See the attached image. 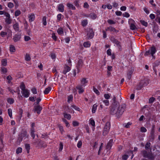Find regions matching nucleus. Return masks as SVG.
<instances>
[{"label":"nucleus","instance_id":"nucleus-22","mask_svg":"<svg viewBox=\"0 0 160 160\" xmlns=\"http://www.w3.org/2000/svg\"><path fill=\"white\" fill-rule=\"evenodd\" d=\"M58 9L61 12H63L64 11V6L62 4H60L58 7Z\"/></svg>","mask_w":160,"mask_h":160},{"label":"nucleus","instance_id":"nucleus-11","mask_svg":"<svg viewBox=\"0 0 160 160\" xmlns=\"http://www.w3.org/2000/svg\"><path fill=\"white\" fill-rule=\"evenodd\" d=\"M42 108L40 105H37L34 107V112H36L38 114H39L40 113L41 111L42 110Z\"/></svg>","mask_w":160,"mask_h":160},{"label":"nucleus","instance_id":"nucleus-15","mask_svg":"<svg viewBox=\"0 0 160 160\" xmlns=\"http://www.w3.org/2000/svg\"><path fill=\"white\" fill-rule=\"evenodd\" d=\"M22 95L25 97L27 98L29 96V92L28 90L26 89L22 91Z\"/></svg>","mask_w":160,"mask_h":160},{"label":"nucleus","instance_id":"nucleus-27","mask_svg":"<svg viewBox=\"0 0 160 160\" xmlns=\"http://www.w3.org/2000/svg\"><path fill=\"white\" fill-rule=\"evenodd\" d=\"M106 31H110L111 32H116V30L115 28L112 27H109L106 29Z\"/></svg>","mask_w":160,"mask_h":160},{"label":"nucleus","instance_id":"nucleus-36","mask_svg":"<svg viewBox=\"0 0 160 160\" xmlns=\"http://www.w3.org/2000/svg\"><path fill=\"white\" fill-rule=\"evenodd\" d=\"M57 32L59 34H61L63 33V30L62 28H60L57 30Z\"/></svg>","mask_w":160,"mask_h":160},{"label":"nucleus","instance_id":"nucleus-58","mask_svg":"<svg viewBox=\"0 0 160 160\" xmlns=\"http://www.w3.org/2000/svg\"><path fill=\"white\" fill-rule=\"evenodd\" d=\"M93 90L94 92L97 94L99 95V92L98 90L94 87H93Z\"/></svg>","mask_w":160,"mask_h":160},{"label":"nucleus","instance_id":"nucleus-5","mask_svg":"<svg viewBox=\"0 0 160 160\" xmlns=\"http://www.w3.org/2000/svg\"><path fill=\"white\" fill-rule=\"evenodd\" d=\"M141 153L143 157L149 159H152L153 158V155L150 152H148L145 150L141 151Z\"/></svg>","mask_w":160,"mask_h":160},{"label":"nucleus","instance_id":"nucleus-25","mask_svg":"<svg viewBox=\"0 0 160 160\" xmlns=\"http://www.w3.org/2000/svg\"><path fill=\"white\" fill-rule=\"evenodd\" d=\"M35 130L34 128H31L30 131V134L31 136L32 137L33 139L35 138V135L34 134Z\"/></svg>","mask_w":160,"mask_h":160},{"label":"nucleus","instance_id":"nucleus-31","mask_svg":"<svg viewBox=\"0 0 160 160\" xmlns=\"http://www.w3.org/2000/svg\"><path fill=\"white\" fill-rule=\"evenodd\" d=\"M64 117L68 119H70L71 118V116L70 114L66 113H64Z\"/></svg>","mask_w":160,"mask_h":160},{"label":"nucleus","instance_id":"nucleus-26","mask_svg":"<svg viewBox=\"0 0 160 160\" xmlns=\"http://www.w3.org/2000/svg\"><path fill=\"white\" fill-rule=\"evenodd\" d=\"M28 17L29 18V21L30 22L33 21L35 19V16L33 14L29 15Z\"/></svg>","mask_w":160,"mask_h":160},{"label":"nucleus","instance_id":"nucleus-42","mask_svg":"<svg viewBox=\"0 0 160 160\" xmlns=\"http://www.w3.org/2000/svg\"><path fill=\"white\" fill-rule=\"evenodd\" d=\"M20 88L22 91L26 89L25 85L23 82H22L20 86Z\"/></svg>","mask_w":160,"mask_h":160},{"label":"nucleus","instance_id":"nucleus-17","mask_svg":"<svg viewBox=\"0 0 160 160\" xmlns=\"http://www.w3.org/2000/svg\"><path fill=\"white\" fill-rule=\"evenodd\" d=\"M70 70V68L67 65H66L64 67V69L62 72V73L65 74L67 72L69 71Z\"/></svg>","mask_w":160,"mask_h":160},{"label":"nucleus","instance_id":"nucleus-10","mask_svg":"<svg viewBox=\"0 0 160 160\" xmlns=\"http://www.w3.org/2000/svg\"><path fill=\"white\" fill-rule=\"evenodd\" d=\"M134 22V21L132 19H129V23L130 24V28L132 30H134L137 29L136 26L133 23Z\"/></svg>","mask_w":160,"mask_h":160},{"label":"nucleus","instance_id":"nucleus-21","mask_svg":"<svg viewBox=\"0 0 160 160\" xmlns=\"http://www.w3.org/2000/svg\"><path fill=\"white\" fill-rule=\"evenodd\" d=\"M83 64L82 60V59L79 60L77 67L78 69L80 68L82 66Z\"/></svg>","mask_w":160,"mask_h":160},{"label":"nucleus","instance_id":"nucleus-62","mask_svg":"<svg viewBox=\"0 0 160 160\" xmlns=\"http://www.w3.org/2000/svg\"><path fill=\"white\" fill-rule=\"evenodd\" d=\"M122 15L125 17L128 18L130 16L129 13L127 12H125L124 13L122 14Z\"/></svg>","mask_w":160,"mask_h":160},{"label":"nucleus","instance_id":"nucleus-53","mask_svg":"<svg viewBox=\"0 0 160 160\" xmlns=\"http://www.w3.org/2000/svg\"><path fill=\"white\" fill-rule=\"evenodd\" d=\"M21 13V12L19 10H17L15 11V16L17 17L19 16Z\"/></svg>","mask_w":160,"mask_h":160},{"label":"nucleus","instance_id":"nucleus-30","mask_svg":"<svg viewBox=\"0 0 160 160\" xmlns=\"http://www.w3.org/2000/svg\"><path fill=\"white\" fill-rule=\"evenodd\" d=\"M25 148L27 150V152L28 153L29 152L30 146L29 144H26L25 145Z\"/></svg>","mask_w":160,"mask_h":160},{"label":"nucleus","instance_id":"nucleus-50","mask_svg":"<svg viewBox=\"0 0 160 160\" xmlns=\"http://www.w3.org/2000/svg\"><path fill=\"white\" fill-rule=\"evenodd\" d=\"M58 127L59 128V130H60L61 133H62L63 131V127H62V126H61L59 124L58 125Z\"/></svg>","mask_w":160,"mask_h":160},{"label":"nucleus","instance_id":"nucleus-29","mask_svg":"<svg viewBox=\"0 0 160 160\" xmlns=\"http://www.w3.org/2000/svg\"><path fill=\"white\" fill-rule=\"evenodd\" d=\"M10 51L11 52H14L16 49L15 47L13 45H10Z\"/></svg>","mask_w":160,"mask_h":160},{"label":"nucleus","instance_id":"nucleus-6","mask_svg":"<svg viewBox=\"0 0 160 160\" xmlns=\"http://www.w3.org/2000/svg\"><path fill=\"white\" fill-rule=\"evenodd\" d=\"M110 128V123L109 122L106 123L104 126V129L102 132V134L103 136H106L108 133Z\"/></svg>","mask_w":160,"mask_h":160},{"label":"nucleus","instance_id":"nucleus-45","mask_svg":"<svg viewBox=\"0 0 160 160\" xmlns=\"http://www.w3.org/2000/svg\"><path fill=\"white\" fill-rule=\"evenodd\" d=\"M59 151L61 152L63 148V143L62 142H60L59 145Z\"/></svg>","mask_w":160,"mask_h":160},{"label":"nucleus","instance_id":"nucleus-37","mask_svg":"<svg viewBox=\"0 0 160 160\" xmlns=\"http://www.w3.org/2000/svg\"><path fill=\"white\" fill-rule=\"evenodd\" d=\"M2 65L5 66L7 65V60L6 59H3L2 60Z\"/></svg>","mask_w":160,"mask_h":160},{"label":"nucleus","instance_id":"nucleus-7","mask_svg":"<svg viewBox=\"0 0 160 160\" xmlns=\"http://www.w3.org/2000/svg\"><path fill=\"white\" fill-rule=\"evenodd\" d=\"M146 85V83L144 80H141L139 84L136 87V89L138 90H140L141 88Z\"/></svg>","mask_w":160,"mask_h":160},{"label":"nucleus","instance_id":"nucleus-46","mask_svg":"<svg viewBox=\"0 0 160 160\" xmlns=\"http://www.w3.org/2000/svg\"><path fill=\"white\" fill-rule=\"evenodd\" d=\"M140 22L142 24L143 26H144L145 27H147L148 25V23L147 22H145L144 20H141L140 21Z\"/></svg>","mask_w":160,"mask_h":160},{"label":"nucleus","instance_id":"nucleus-23","mask_svg":"<svg viewBox=\"0 0 160 160\" xmlns=\"http://www.w3.org/2000/svg\"><path fill=\"white\" fill-rule=\"evenodd\" d=\"M67 6L69 8V9H71L72 10H74L76 9V8L74 5L69 3H68L67 4Z\"/></svg>","mask_w":160,"mask_h":160},{"label":"nucleus","instance_id":"nucleus-41","mask_svg":"<svg viewBox=\"0 0 160 160\" xmlns=\"http://www.w3.org/2000/svg\"><path fill=\"white\" fill-rule=\"evenodd\" d=\"M7 101L10 104H12L14 102V100L12 98H9L7 100Z\"/></svg>","mask_w":160,"mask_h":160},{"label":"nucleus","instance_id":"nucleus-61","mask_svg":"<svg viewBox=\"0 0 160 160\" xmlns=\"http://www.w3.org/2000/svg\"><path fill=\"white\" fill-rule=\"evenodd\" d=\"M72 124L73 126L75 127L78 126L79 123L77 122L74 121L73 122Z\"/></svg>","mask_w":160,"mask_h":160},{"label":"nucleus","instance_id":"nucleus-59","mask_svg":"<svg viewBox=\"0 0 160 160\" xmlns=\"http://www.w3.org/2000/svg\"><path fill=\"white\" fill-rule=\"evenodd\" d=\"M31 39L28 36H25L24 37V40L26 41H28Z\"/></svg>","mask_w":160,"mask_h":160},{"label":"nucleus","instance_id":"nucleus-47","mask_svg":"<svg viewBox=\"0 0 160 160\" xmlns=\"http://www.w3.org/2000/svg\"><path fill=\"white\" fill-rule=\"evenodd\" d=\"M79 1L76 0L74 2V4L78 8L80 7L79 5Z\"/></svg>","mask_w":160,"mask_h":160},{"label":"nucleus","instance_id":"nucleus-20","mask_svg":"<svg viewBox=\"0 0 160 160\" xmlns=\"http://www.w3.org/2000/svg\"><path fill=\"white\" fill-rule=\"evenodd\" d=\"M113 142V140L111 139H110L108 142V143L107 145L106 146V148L107 149H110L112 145V143Z\"/></svg>","mask_w":160,"mask_h":160},{"label":"nucleus","instance_id":"nucleus-48","mask_svg":"<svg viewBox=\"0 0 160 160\" xmlns=\"http://www.w3.org/2000/svg\"><path fill=\"white\" fill-rule=\"evenodd\" d=\"M90 17L92 19H95L96 18V15L95 13H91L90 15Z\"/></svg>","mask_w":160,"mask_h":160},{"label":"nucleus","instance_id":"nucleus-54","mask_svg":"<svg viewBox=\"0 0 160 160\" xmlns=\"http://www.w3.org/2000/svg\"><path fill=\"white\" fill-rule=\"evenodd\" d=\"M102 102L106 106H108L109 104V101L107 100H103Z\"/></svg>","mask_w":160,"mask_h":160},{"label":"nucleus","instance_id":"nucleus-55","mask_svg":"<svg viewBox=\"0 0 160 160\" xmlns=\"http://www.w3.org/2000/svg\"><path fill=\"white\" fill-rule=\"evenodd\" d=\"M155 100V98L154 97H151L149 99V103H152L154 102V101Z\"/></svg>","mask_w":160,"mask_h":160},{"label":"nucleus","instance_id":"nucleus-14","mask_svg":"<svg viewBox=\"0 0 160 160\" xmlns=\"http://www.w3.org/2000/svg\"><path fill=\"white\" fill-rule=\"evenodd\" d=\"M133 70V68H132L128 70V72H127V78L129 79H131Z\"/></svg>","mask_w":160,"mask_h":160},{"label":"nucleus","instance_id":"nucleus-13","mask_svg":"<svg viewBox=\"0 0 160 160\" xmlns=\"http://www.w3.org/2000/svg\"><path fill=\"white\" fill-rule=\"evenodd\" d=\"M21 38V34H15L14 36L12 38L14 41L15 42H16L20 40Z\"/></svg>","mask_w":160,"mask_h":160},{"label":"nucleus","instance_id":"nucleus-52","mask_svg":"<svg viewBox=\"0 0 160 160\" xmlns=\"http://www.w3.org/2000/svg\"><path fill=\"white\" fill-rule=\"evenodd\" d=\"M140 131L142 132H147V130L145 128L142 127L141 128Z\"/></svg>","mask_w":160,"mask_h":160},{"label":"nucleus","instance_id":"nucleus-51","mask_svg":"<svg viewBox=\"0 0 160 160\" xmlns=\"http://www.w3.org/2000/svg\"><path fill=\"white\" fill-rule=\"evenodd\" d=\"M73 98V97L72 95L69 96L68 97V102H69L70 101H72Z\"/></svg>","mask_w":160,"mask_h":160},{"label":"nucleus","instance_id":"nucleus-33","mask_svg":"<svg viewBox=\"0 0 160 160\" xmlns=\"http://www.w3.org/2000/svg\"><path fill=\"white\" fill-rule=\"evenodd\" d=\"M6 78L8 80V83H10L11 82V80L12 79V77L11 76L9 75Z\"/></svg>","mask_w":160,"mask_h":160},{"label":"nucleus","instance_id":"nucleus-18","mask_svg":"<svg viewBox=\"0 0 160 160\" xmlns=\"http://www.w3.org/2000/svg\"><path fill=\"white\" fill-rule=\"evenodd\" d=\"M76 88L79 90L78 92L79 93H82L84 92V90L82 86L78 85L76 87Z\"/></svg>","mask_w":160,"mask_h":160},{"label":"nucleus","instance_id":"nucleus-43","mask_svg":"<svg viewBox=\"0 0 160 160\" xmlns=\"http://www.w3.org/2000/svg\"><path fill=\"white\" fill-rule=\"evenodd\" d=\"M42 22L43 24L45 26L47 24L46 18L45 16L44 17L42 18Z\"/></svg>","mask_w":160,"mask_h":160},{"label":"nucleus","instance_id":"nucleus-40","mask_svg":"<svg viewBox=\"0 0 160 160\" xmlns=\"http://www.w3.org/2000/svg\"><path fill=\"white\" fill-rule=\"evenodd\" d=\"M22 148L20 147H19L17 148L16 150V153L18 154L20 153H21L22 152Z\"/></svg>","mask_w":160,"mask_h":160},{"label":"nucleus","instance_id":"nucleus-60","mask_svg":"<svg viewBox=\"0 0 160 160\" xmlns=\"http://www.w3.org/2000/svg\"><path fill=\"white\" fill-rule=\"evenodd\" d=\"M8 6L9 8H12L13 7L14 5L12 3L10 2L8 3Z\"/></svg>","mask_w":160,"mask_h":160},{"label":"nucleus","instance_id":"nucleus-57","mask_svg":"<svg viewBox=\"0 0 160 160\" xmlns=\"http://www.w3.org/2000/svg\"><path fill=\"white\" fill-rule=\"evenodd\" d=\"M82 142L81 141H79L78 144H77V147L78 148H80L81 147L82 145Z\"/></svg>","mask_w":160,"mask_h":160},{"label":"nucleus","instance_id":"nucleus-64","mask_svg":"<svg viewBox=\"0 0 160 160\" xmlns=\"http://www.w3.org/2000/svg\"><path fill=\"white\" fill-rule=\"evenodd\" d=\"M89 6L88 3L87 2H85L84 4L83 7L85 8H89Z\"/></svg>","mask_w":160,"mask_h":160},{"label":"nucleus","instance_id":"nucleus-3","mask_svg":"<svg viewBox=\"0 0 160 160\" xmlns=\"http://www.w3.org/2000/svg\"><path fill=\"white\" fill-rule=\"evenodd\" d=\"M29 135L27 134V132L26 130H22L21 133L19 135L18 141L19 142L22 141L23 139H25L26 138H28Z\"/></svg>","mask_w":160,"mask_h":160},{"label":"nucleus","instance_id":"nucleus-35","mask_svg":"<svg viewBox=\"0 0 160 160\" xmlns=\"http://www.w3.org/2000/svg\"><path fill=\"white\" fill-rule=\"evenodd\" d=\"M12 20L10 18H7L5 19V21L8 24H10L11 23Z\"/></svg>","mask_w":160,"mask_h":160},{"label":"nucleus","instance_id":"nucleus-2","mask_svg":"<svg viewBox=\"0 0 160 160\" xmlns=\"http://www.w3.org/2000/svg\"><path fill=\"white\" fill-rule=\"evenodd\" d=\"M32 143L33 145L38 148H44L47 146V144L44 142L39 139L34 140H33Z\"/></svg>","mask_w":160,"mask_h":160},{"label":"nucleus","instance_id":"nucleus-9","mask_svg":"<svg viewBox=\"0 0 160 160\" xmlns=\"http://www.w3.org/2000/svg\"><path fill=\"white\" fill-rule=\"evenodd\" d=\"M155 128V125H153L150 132V135L149 136V138L151 140H153L154 139Z\"/></svg>","mask_w":160,"mask_h":160},{"label":"nucleus","instance_id":"nucleus-28","mask_svg":"<svg viewBox=\"0 0 160 160\" xmlns=\"http://www.w3.org/2000/svg\"><path fill=\"white\" fill-rule=\"evenodd\" d=\"M51 90V88L50 87H48V88H46L44 91V94H48Z\"/></svg>","mask_w":160,"mask_h":160},{"label":"nucleus","instance_id":"nucleus-1","mask_svg":"<svg viewBox=\"0 0 160 160\" xmlns=\"http://www.w3.org/2000/svg\"><path fill=\"white\" fill-rule=\"evenodd\" d=\"M116 97L113 96L110 112L112 115H116V117L119 118L125 110L126 105L125 104H122L119 105L118 102L116 101Z\"/></svg>","mask_w":160,"mask_h":160},{"label":"nucleus","instance_id":"nucleus-8","mask_svg":"<svg viewBox=\"0 0 160 160\" xmlns=\"http://www.w3.org/2000/svg\"><path fill=\"white\" fill-rule=\"evenodd\" d=\"M87 30L88 32L87 36L88 38H92L94 35V32L92 29L91 28H89L87 29Z\"/></svg>","mask_w":160,"mask_h":160},{"label":"nucleus","instance_id":"nucleus-39","mask_svg":"<svg viewBox=\"0 0 160 160\" xmlns=\"http://www.w3.org/2000/svg\"><path fill=\"white\" fill-rule=\"evenodd\" d=\"M25 59L27 61H30L31 60V58L29 54H26L25 56Z\"/></svg>","mask_w":160,"mask_h":160},{"label":"nucleus","instance_id":"nucleus-34","mask_svg":"<svg viewBox=\"0 0 160 160\" xmlns=\"http://www.w3.org/2000/svg\"><path fill=\"white\" fill-rule=\"evenodd\" d=\"M1 71L3 74H5L7 72V69L4 67L1 68Z\"/></svg>","mask_w":160,"mask_h":160},{"label":"nucleus","instance_id":"nucleus-12","mask_svg":"<svg viewBox=\"0 0 160 160\" xmlns=\"http://www.w3.org/2000/svg\"><path fill=\"white\" fill-rule=\"evenodd\" d=\"M111 41L113 43H115L119 48H121V46L120 44V42L118 41L117 40L113 37H111Z\"/></svg>","mask_w":160,"mask_h":160},{"label":"nucleus","instance_id":"nucleus-49","mask_svg":"<svg viewBox=\"0 0 160 160\" xmlns=\"http://www.w3.org/2000/svg\"><path fill=\"white\" fill-rule=\"evenodd\" d=\"M87 23L88 22L87 20H84L82 22V25L84 27L86 26L87 25Z\"/></svg>","mask_w":160,"mask_h":160},{"label":"nucleus","instance_id":"nucleus-44","mask_svg":"<svg viewBox=\"0 0 160 160\" xmlns=\"http://www.w3.org/2000/svg\"><path fill=\"white\" fill-rule=\"evenodd\" d=\"M8 113L9 117L12 118V110L10 108H9L8 110Z\"/></svg>","mask_w":160,"mask_h":160},{"label":"nucleus","instance_id":"nucleus-4","mask_svg":"<svg viewBox=\"0 0 160 160\" xmlns=\"http://www.w3.org/2000/svg\"><path fill=\"white\" fill-rule=\"evenodd\" d=\"M156 52V49L154 46L151 47L148 51H147L144 54V55L148 56L149 54H151L152 58L155 59V56L154 55V54Z\"/></svg>","mask_w":160,"mask_h":160},{"label":"nucleus","instance_id":"nucleus-56","mask_svg":"<svg viewBox=\"0 0 160 160\" xmlns=\"http://www.w3.org/2000/svg\"><path fill=\"white\" fill-rule=\"evenodd\" d=\"M7 34V33L5 32L2 31L0 33V35L2 37H4L5 35H6Z\"/></svg>","mask_w":160,"mask_h":160},{"label":"nucleus","instance_id":"nucleus-32","mask_svg":"<svg viewBox=\"0 0 160 160\" xmlns=\"http://www.w3.org/2000/svg\"><path fill=\"white\" fill-rule=\"evenodd\" d=\"M90 44L88 42H84L83 43V46L84 47L88 48V47H90Z\"/></svg>","mask_w":160,"mask_h":160},{"label":"nucleus","instance_id":"nucleus-16","mask_svg":"<svg viewBox=\"0 0 160 160\" xmlns=\"http://www.w3.org/2000/svg\"><path fill=\"white\" fill-rule=\"evenodd\" d=\"M151 143L150 142H147L145 146V148L147 151L151 150Z\"/></svg>","mask_w":160,"mask_h":160},{"label":"nucleus","instance_id":"nucleus-19","mask_svg":"<svg viewBox=\"0 0 160 160\" xmlns=\"http://www.w3.org/2000/svg\"><path fill=\"white\" fill-rule=\"evenodd\" d=\"M88 82V81L86 80V78H82L81 80V83L82 85L81 86H85L86 84Z\"/></svg>","mask_w":160,"mask_h":160},{"label":"nucleus","instance_id":"nucleus-24","mask_svg":"<svg viewBox=\"0 0 160 160\" xmlns=\"http://www.w3.org/2000/svg\"><path fill=\"white\" fill-rule=\"evenodd\" d=\"M13 27L14 29L16 31H19V25L18 23H16L13 25Z\"/></svg>","mask_w":160,"mask_h":160},{"label":"nucleus","instance_id":"nucleus-63","mask_svg":"<svg viewBox=\"0 0 160 160\" xmlns=\"http://www.w3.org/2000/svg\"><path fill=\"white\" fill-rule=\"evenodd\" d=\"M90 123L91 125H92L93 126H94L95 125V122L93 120H91L90 119Z\"/></svg>","mask_w":160,"mask_h":160},{"label":"nucleus","instance_id":"nucleus-38","mask_svg":"<svg viewBox=\"0 0 160 160\" xmlns=\"http://www.w3.org/2000/svg\"><path fill=\"white\" fill-rule=\"evenodd\" d=\"M97 105H96V104H94L92 107V112L93 113L95 112L97 108Z\"/></svg>","mask_w":160,"mask_h":160}]
</instances>
